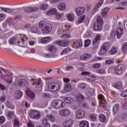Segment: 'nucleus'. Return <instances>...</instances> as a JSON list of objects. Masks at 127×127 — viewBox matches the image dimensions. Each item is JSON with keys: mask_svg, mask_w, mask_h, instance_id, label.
Segmentation results:
<instances>
[{"mask_svg": "<svg viewBox=\"0 0 127 127\" xmlns=\"http://www.w3.org/2000/svg\"><path fill=\"white\" fill-rule=\"evenodd\" d=\"M39 27L41 29L43 34H47V33L51 32V30H52V26L51 24L44 21H41L39 23Z\"/></svg>", "mask_w": 127, "mask_h": 127, "instance_id": "obj_1", "label": "nucleus"}, {"mask_svg": "<svg viewBox=\"0 0 127 127\" xmlns=\"http://www.w3.org/2000/svg\"><path fill=\"white\" fill-rule=\"evenodd\" d=\"M104 24V21L102 19V16H98L97 18L96 21L93 24V29L95 31H101L102 27Z\"/></svg>", "mask_w": 127, "mask_h": 127, "instance_id": "obj_2", "label": "nucleus"}, {"mask_svg": "<svg viewBox=\"0 0 127 127\" xmlns=\"http://www.w3.org/2000/svg\"><path fill=\"white\" fill-rule=\"evenodd\" d=\"M52 106L55 109H63L65 107V102L61 99H57L53 101Z\"/></svg>", "mask_w": 127, "mask_h": 127, "instance_id": "obj_3", "label": "nucleus"}, {"mask_svg": "<svg viewBox=\"0 0 127 127\" xmlns=\"http://www.w3.org/2000/svg\"><path fill=\"white\" fill-rule=\"evenodd\" d=\"M48 89L53 92H58L60 90V84L57 82H52L49 84Z\"/></svg>", "mask_w": 127, "mask_h": 127, "instance_id": "obj_4", "label": "nucleus"}, {"mask_svg": "<svg viewBox=\"0 0 127 127\" xmlns=\"http://www.w3.org/2000/svg\"><path fill=\"white\" fill-rule=\"evenodd\" d=\"M41 116L40 112L37 110H32L30 112L29 117L31 119H40Z\"/></svg>", "mask_w": 127, "mask_h": 127, "instance_id": "obj_5", "label": "nucleus"}, {"mask_svg": "<svg viewBox=\"0 0 127 127\" xmlns=\"http://www.w3.org/2000/svg\"><path fill=\"white\" fill-rule=\"evenodd\" d=\"M110 49V44L109 43H105L102 45L100 51L98 53L99 55L102 56L103 54H105L108 50Z\"/></svg>", "mask_w": 127, "mask_h": 127, "instance_id": "obj_6", "label": "nucleus"}, {"mask_svg": "<svg viewBox=\"0 0 127 127\" xmlns=\"http://www.w3.org/2000/svg\"><path fill=\"white\" fill-rule=\"evenodd\" d=\"M126 66L123 64H119L117 68H115L114 70V74H116V75H119L123 72V70L125 69Z\"/></svg>", "mask_w": 127, "mask_h": 127, "instance_id": "obj_7", "label": "nucleus"}, {"mask_svg": "<svg viewBox=\"0 0 127 127\" xmlns=\"http://www.w3.org/2000/svg\"><path fill=\"white\" fill-rule=\"evenodd\" d=\"M98 99L100 100V106L103 108L104 110H107L106 106H107V102H106V100L104 98V95H100L98 96Z\"/></svg>", "mask_w": 127, "mask_h": 127, "instance_id": "obj_8", "label": "nucleus"}, {"mask_svg": "<svg viewBox=\"0 0 127 127\" xmlns=\"http://www.w3.org/2000/svg\"><path fill=\"white\" fill-rule=\"evenodd\" d=\"M56 43L59 46H61L62 47H65L68 45V43H69V40L65 39L64 40L57 41H56Z\"/></svg>", "mask_w": 127, "mask_h": 127, "instance_id": "obj_9", "label": "nucleus"}, {"mask_svg": "<svg viewBox=\"0 0 127 127\" xmlns=\"http://www.w3.org/2000/svg\"><path fill=\"white\" fill-rule=\"evenodd\" d=\"M19 87H25L28 85V81L25 79H19L17 81Z\"/></svg>", "mask_w": 127, "mask_h": 127, "instance_id": "obj_10", "label": "nucleus"}, {"mask_svg": "<svg viewBox=\"0 0 127 127\" xmlns=\"http://www.w3.org/2000/svg\"><path fill=\"white\" fill-rule=\"evenodd\" d=\"M75 114L77 119H81L85 116V111L82 109L76 111Z\"/></svg>", "mask_w": 127, "mask_h": 127, "instance_id": "obj_11", "label": "nucleus"}, {"mask_svg": "<svg viewBox=\"0 0 127 127\" xmlns=\"http://www.w3.org/2000/svg\"><path fill=\"white\" fill-rule=\"evenodd\" d=\"M24 10L27 13H29L30 12H34L35 11H38V10H39V8L26 7L25 8Z\"/></svg>", "mask_w": 127, "mask_h": 127, "instance_id": "obj_12", "label": "nucleus"}, {"mask_svg": "<svg viewBox=\"0 0 127 127\" xmlns=\"http://www.w3.org/2000/svg\"><path fill=\"white\" fill-rule=\"evenodd\" d=\"M90 58H92V55L89 54H84L80 57V60L83 61H88Z\"/></svg>", "mask_w": 127, "mask_h": 127, "instance_id": "obj_13", "label": "nucleus"}, {"mask_svg": "<svg viewBox=\"0 0 127 127\" xmlns=\"http://www.w3.org/2000/svg\"><path fill=\"white\" fill-rule=\"evenodd\" d=\"M77 16H80V15H82L85 12V7H78L75 10Z\"/></svg>", "mask_w": 127, "mask_h": 127, "instance_id": "obj_14", "label": "nucleus"}, {"mask_svg": "<svg viewBox=\"0 0 127 127\" xmlns=\"http://www.w3.org/2000/svg\"><path fill=\"white\" fill-rule=\"evenodd\" d=\"M69 114L70 112L67 109H64L60 111V115L63 117H68Z\"/></svg>", "mask_w": 127, "mask_h": 127, "instance_id": "obj_15", "label": "nucleus"}, {"mask_svg": "<svg viewBox=\"0 0 127 127\" xmlns=\"http://www.w3.org/2000/svg\"><path fill=\"white\" fill-rule=\"evenodd\" d=\"M123 34H124V29H123L122 28H118L117 30L116 33L117 38H121V37L123 36Z\"/></svg>", "mask_w": 127, "mask_h": 127, "instance_id": "obj_16", "label": "nucleus"}, {"mask_svg": "<svg viewBox=\"0 0 127 127\" xmlns=\"http://www.w3.org/2000/svg\"><path fill=\"white\" fill-rule=\"evenodd\" d=\"M48 50L51 54H55L56 51H57V49L56 47L53 45H51L48 47Z\"/></svg>", "mask_w": 127, "mask_h": 127, "instance_id": "obj_17", "label": "nucleus"}, {"mask_svg": "<svg viewBox=\"0 0 127 127\" xmlns=\"http://www.w3.org/2000/svg\"><path fill=\"white\" fill-rule=\"evenodd\" d=\"M15 98L16 100H19V99H21L22 97V95H23V93L21 91L18 90L15 91Z\"/></svg>", "mask_w": 127, "mask_h": 127, "instance_id": "obj_18", "label": "nucleus"}, {"mask_svg": "<svg viewBox=\"0 0 127 127\" xmlns=\"http://www.w3.org/2000/svg\"><path fill=\"white\" fill-rule=\"evenodd\" d=\"M46 13L48 15H54L57 13V9L55 8L51 9Z\"/></svg>", "mask_w": 127, "mask_h": 127, "instance_id": "obj_19", "label": "nucleus"}, {"mask_svg": "<svg viewBox=\"0 0 127 127\" xmlns=\"http://www.w3.org/2000/svg\"><path fill=\"white\" fill-rule=\"evenodd\" d=\"M64 90L66 92H71L73 88H72V85L70 83H67L64 86Z\"/></svg>", "mask_w": 127, "mask_h": 127, "instance_id": "obj_20", "label": "nucleus"}, {"mask_svg": "<svg viewBox=\"0 0 127 127\" xmlns=\"http://www.w3.org/2000/svg\"><path fill=\"white\" fill-rule=\"evenodd\" d=\"M100 44V41L94 39L93 41L92 46L94 49H97V47H99Z\"/></svg>", "mask_w": 127, "mask_h": 127, "instance_id": "obj_21", "label": "nucleus"}, {"mask_svg": "<svg viewBox=\"0 0 127 127\" xmlns=\"http://www.w3.org/2000/svg\"><path fill=\"white\" fill-rule=\"evenodd\" d=\"M113 87H115V88H116V89L120 90V89H121V88L123 87V82H122V81H118L115 84H113Z\"/></svg>", "mask_w": 127, "mask_h": 127, "instance_id": "obj_22", "label": "nucleus"}, {"mask_svg": "<svg viewBox=\"0 0 127 127\" xmlns=\"http://www.w3.org/2000/svg\"><path fill=\"white\" fill-rule=\"evenodd\" d=\"M80 127H89V122L87 121H82L79 123Z\"/></svg>", "mask_w": 127, "mask_h": 127, "instance_id": "obj_23", "label": "nucleus"}, {"mask_svg": "<svg viewBox=\"0 0 127 127\" xmlns=\"http://www.w3.org/2000/svg\"><path fill=\"white\" fill-rule=\"evenodd\" d=\"M32 85H41V80L40 79H32Z\"/></svg>", "mask_w": 127, "mask_h": 127, "instance_id": "obj_24", "label": "nucleus"}, {"mask_svg": "<svg viewBox=\"0 0 127 127\" xmlns=\"http://www.w3.org/2000/svg\"><path fill=\"white\" fill-rule=\"evenodd\" d=\"M104 3V0H100L96 4L94 5V11H96L97 10V8H99V7H101V5Z\"/></svg>", "mask_w": 127, "mask_h": 127, "instance_id": "obj_25", "label": "nucleus"}, {"mask_svg": "<svg viewBox=\"0 0 127 127\" xmlns=\"http://www.w3.org/2000/svg\"><path fill=\"white\" fill-rule=\"evenodd\" d=\"M3 78L4 80H5V81H6V82H7V83H10L12 82V78H11V77L8 75L4 76Z\"/></svg>", "mask_w": 127, "mask_h": 127, "instance_id": "obj_26", "label": "nucleus"}, {"mask_svg": "<svg viewBox=\"0 0 127 127\" xmlns=\"http://www.w3.org/2000/svg\"><path fill=\"white\" fill-rule=\"evenodd\" d=\"M6 107L8 109H11V110H13L14 109V105L12 104V103L7 101L5 103Z\"/></svg>", "mask_w": 127, "mask_h": 127, "instance_id": "obj_27", "label": "nucleus"}, {"mask_svg": "<svg viewBox=\"0 0 127 127\" xmlns=\"http://www.w3.org/2000/svg\"><path fill=\"white\" fill-rule=\"evenodd\" d=\"M64 100L66 104H72L74 101V99L70 97H65L64 99Z\"/></svg>", "mask_w": 127, "mask_h": 127, "instance_id": "obj_28", "label": "nucleus"}, {"mask_svg": "<svg viewBox=\"0 0 127 127\" xmlns=\"http://www.w3.org/2000/svg\"><path fill=\"white\" fill-rule=\"evenodd\" d=\"M85 97H84V95L82 94H78L75 99V101L76 102H81V101H83V100H84Z\"/></svg>", "mask_w": 127, "mask_h": 127, "instance_id": "obj_29", "label": "nucleus"}, {"mask_svg": "<svg viewBox=\"0 0 127 127\" xmlns=\"http://www.w3.org/2000/svg\"><path fill=\"white\" fill-rule=\"evenodd\" d=\"M58 7L59 10H65V9L66 8V4H65V3H61L59 4Z\"/></svg>", "mask_w": 127, "mask_h": 127, "instance_id": "obj_30", "label": "nucleus"}, {"mask_svg": "<svg viewBox=\"0 0 127 127\" xmlns=\"http://www.w3.org/2000/svg\"><path fill=\"white\" fill-rule=\"evenodd\" d=\"M44 57H45V58H56L57 56L56 54H45L44 55Z\"/></svg>", "mask_w": 127, "mask_h": 127, "instance_id": "obj_31", "label": "nucleus"}, {"mask_svg": "<svg viewBox=\"0 0 127 127\" xmlns=\"http://www.w3.org/2000/svg\"><path fill=\"white\" fill-rule=\"evenodd\" d=\"M109 54L114 55L118 52V48L117 47H113L110 51Z\"/></svg>", "mask_w": 127, "mask_h": 127, "instance_id": "obj_32", "label": "nucleus"}, {"mask_svg": "<svg viewBox=\"0 0 127 127\" xmlns=\"http://www.w3.org/2000/svg\"><path fill=\"white\" fill-rule=\"evenodd\" d=\"M42 43H44V44H46L47 42H49L50 41V37H46L41 39Z\"/></svg>", "mask_w": 127, "mask_h": 127, "instance_id": "obj_33", "label": "nucleus"}, {"mask_svg": "<svg viewBox=\"0 0 127 127\" xmlns=\"http://www.w3.org/2000/svg\"><path fill=\"white\" fill-rule=\"evenodd\" d=\"M24 39L22 38V37H20V39H19V40L17 41V43L19 44L18 46L22 47V46H23V42H24Z\"/></svg>", "mask_w": 127, "mask_h": 127, "instance_id": "obj_34", "label": "nucleus"}, {"mask_svg": "<svg viewBox=\"0 0 127 127\" xmlns=\"http://www.w3.org/2000/svg\"><path fill=\"white\" fill-rule=\"evenodd\" d=\"M99 117V121H100L102 123L106 122V121L107 120V118L106 117V116L104 114H100Z\"/></svg>", "mask_w": 127, "mask_h": 127, "instance_id": "obj_35", "label": "nucleus"}, {"mask_svg": "<svg viewBox=\"0 0 127 127\" xmlns=\"http://www.w3.org/2000/svg\"><path fill=\"white\" fill-rule=\"evenodd\" d=\"M83 43L82 41H78L76 43H73V46L75 47V48H79L81 47V45H82Z\"/></svg>", "mask_w": 127, "mask_h": 127, "instance_id": "obj_36", "label": "nucleus"}, {"mask_svg": "<svg viewBox=\"0 0 127 127\" xmlns=\"http://www.w3.org/2000/svg\"><path fill=\"white\" fill-rule=\"evenodd\" d=\"M110 10V9H109V8L108 7H106L105 8L102 12V16H106V15H107L108 12H109V11Z\"/></svg>", "mask_w": 127, "mask_h": 127, "instance_id": "obj_37", "label": "nucleus"}, {"mask_svg": "<svg viewBox=\"0 0 127 127\" xmlns=\"http://www.w3.org/2000/svg\"><path fill=\"white\" fill-rule=\"evenodd\" d=\"M28 97L29 98H31V99H33L34 97H35V94L33 93L31 91H29L28 92H27L26 93Z\"/></svg>", "mask_w": 127, "mask_h": 127, "instance_id": "obj_38", "label": "nucleus"}, {"mask_svg": "<svg viewBox=\"0 0 127 127\" xmlns=\"http://www.w3.org/2000/svg\"><path fill=\"white\" fill-rule=\"evenodd\" d=\"M39 29L37 27H32L31 28V31L32 33H38V31Z\"/></svg>", "mask_w": 127, "mask_h": 127, "instance_id": "obj_39", "label": "nucleus"}, {"mask_svg": "<svg viewBox=\"0 0 127 127\" xmlns=\"http://www.w3.org/2000/svg\"><path fill=\"white\" fill-rule=\"evenodd\" d=\"M119 109H120V104L115 105L113 109V112L117 113L119 111Z\"/></svg>", "mask_w": 127, "mask_h": 127, "instance_id": "obj_40", "label": "nucleus"}, {"mask_svg": "<svg viewBox=\"0 0 127 127\" xmlns=\"http://www.w3.org/2000/svg\"><path fill=\"white\" fill-rule=\"evenodd\" d=\"M1 9L2 11H5V12H12L13 11V10L10 8H3L2 7H1Z\"/></svg>", "mask_w": 127, "mask_h": 127, "instance_id": "obj_41", "label": "nucleus"}, {"mask_svg": "<svg viewBox=\"0 0 127 127\" xmlns=\"http://www.w3.org/2000/svg\"><path fill=\"white\" fill-rule=\"evenodd\" d=\"M66 16L69 21H73L74 20V15L72 14H68Z\"/></svg>", "mask_w": 127, "mask_h": 127, "instance_id": "obj_42", "label": "nucleus"}, {"mask_svg": "<svg viewBox=\"0 0 127 127\" xmlns=\"http://www.w3.org/2000/svg\"><path fill=\"white\" fill-rule=\"evenodd\" d=\"M40 8L41 10H44L48 8V4H43L40 6Z\"/></svg>", "mask_w": 127, "mask_h": 127, "instance_id": "obj_43", "label": "nucleus"}, {"mask_svg": "<svg viewBox=\"0 0 127 127\" xmlns=\"http://www.w3.org/2000/svg\"><path fill=\"white\" fill-rule=\"evenodd\" d=\"M14 116V112H11L10 111H8V113H7V117L8 118H10V119H12Z\"/></svg>", "mask_w": 127, "mask_h": 127, "instance_id": "obj_44", "label": "nucleus"}, {"mask_svg": "<svg viewBox=\"0 0 127 127\" xmlns=\"http://www.w3.org/2000/svg\"><path fill=\"white\" fill-rule=\"evenodd\" d=\"M127 50V43H125L123 46L122 48V51L123 52H125Z\"/></svg>", "mask_w": 127, "mask_h": 127, "instance_id": "obj_45", "label": "nucleus"}, {"mask_svg": "<svg viewBox=\"0 0 127 127\" xmlns=\"http://www.w3.org/2000/svg\"><path fill=\"white\" fill-rule=\"evenodd\" d=\"M84 47H88L89 45H90V44L91 43V40H85L84 41Z\"/></svg>", "mask_w": 127, "mask_h": 127, "instance_id": "obj_46", "label": "nucleus"}, {"mask_svg": "<svg viewBox=\"0 0 127 127\" xmlns=\"http://www.w3.org/2000/svg\"><path fill=\"white\" fill-rule=\"evenodd\" d=\"M56 14V16L58 19H61V18L62 17V16L64 15V13L60 14V13H58V12H57Z\"/></svg>", "mask_w": 127, "mask_h": 127, "instance_id": "obj_47", "label": "nucleus"}, {"mask_svg": "<svg viewBox=\"0 0 127 127\" xmlns=\"http://www.w3.org/2000/svg\"><path fill=\"white\" fill-rule=\"evenodd\" d=\"M102 124L101 123H91V127H100V126Z\"/></svg>", "mask_w": 127, "mask_h": 127, "instance_id": "obj_48", "label": "nucleus"}, {"mask_svg": "<svg viewBox=\"0 0 127 127\" xmlns=\"http://www.w3.org/2000/svg\"><path fill=\"white\" fill-rule=\"evenodd\" d=\"M85 16L84 15L82 16H81L78 20V23H82V21H84L85 19Z\"/></svg>", "mask_w": 127, "mask_h": 127, "instance_id": "obj_49", "label": "nucleus"}, {"mask_svg": "<svg viewBox=\"0 0 127 127\" xmlns=\"http://www.w3.org/2000/svg\"><path fill=\"white\" fill-rule=\"evenodd\" d=\"M114 63V60H108L105 61L106 65H109L110 64H113Z\"/></svg>", "mask_w": 127, "mask_h": 127, "instance_id": "obj_50", "label": "nucleus"}, {"mask_svg": "<svg viewBox=\"0 0 127 127\" xmlns=\"http://www.w3.org/2000/svg\"><path fill=\"white\" fill-rule=\"evenodd\" d=\"M89 117L91 119H92V121H93V122H95V121H96V120H97V117H95V115H94L93 114H90L89 115Z\"/></svg>", "mask_w": 127, "mask_h": 127, "instance_id": "obj_51", "label": "nucleus"}, {"mask_svg": "<svg viewBox=\"0 0 127 127\" xmlns=\"http://www.w3.org/2000/svg\"><path fill=\"white\" fill-rule=\"evenodd\" d=\"M105 71L104 69H100L96 70V73H98V74H104L105 73Z\"/></svg>", "mask_w": 127, "mask_h": 127, "instance_id": "obj_52", "label": "nucleus"}, {"mask_svg": "<svg viewBox=\"0 0 127 127\" xmlns=\"http://www.w3.org/2000/svg\"><path fill=\"white\" fill-rule=\"evenodd\" d=\"M5 122V119L4 118V116H0V124H2Z\"/></svg>", "mask_w": 127, "mask_h": 127, "instance_id": "obj_53", "label": "nucleus"}, {"mask_svg": "<svg viewBox=\"0 0 127 127\" xmlns=\"http://www.w3.org/2000/svg\"><path fill=\"white\" fill-rule=\"evenodd\" d=\"M121 96L122 97H124V98L127 97V89L123 91L122 93L121 94Z\"/></svg>", "mask_w": 127, "mask_h": 127, "instance_id": "obj_54", "label": "nucleus"}, {"mask_svg": "<svg viewBox=\"0 0 127 127\" xmlns=\"http://www.w3.org/2000/svg\"><path fill=\"white\" fill-rule=\"evenodd\" d=\"M42 97L43 98H50L51 96L49 93H44L42 94Z\"/></svg>", "mask_w": 127, "mask_h": 127, "instance_id": "obj_55", "label": "nucleus"}, {"mask_svg": "<svg viewBox=\"0 0 127 127\" xmlns=\"http://www.w3.org/2000/svg\"><path fill=\"white\" fill-rule=\"evenodd\" d=\"M67 123H68V125L70 127H72L73 126V124H74V121H72L71 119L67 120Z\"/></svg>", "mask_w": 127, "mask_h": 127, "instance_id": "obj_56", "label": "nucleus"}, {"mask_svg": "<svg viewBox=\"0 0 127 127\" xmlns=\"http://www.w3.org/2000/svg\"><path fill=\"white\" fill-rule=\"evenodd\" d=\"M48 124H49V123L47 122V120H44L42 121V125H43L44 127H45Z\"/></svg>", "mask_w": 127, "mask_h": 127, "instance_id": "obj_57", "label": "nucleus"}, {"mask_svg": "<svg viewBox=\"0 0 127 127\" xmlns=\"http://www.w3.org/2000/svg\"><path fill=\"white\" fill-rule=\"evenodd\" d=\"M14 40L16 41L15 38H12L11 39L9 40V44H13L14 43Z\"/></svg>", "mask_w": 127, "mask_h": 127, "instance_id": "obj_58", "label": "nucleus"}, {"mask_svg": "<svg viewBox=\"0 0 127 127\" xmlns=\"http://www.w3.org/2000/svg\"><path fill=\"white\" fill-rule=\"evenodd\" d=\"M20 124H19V121L17 119L14 120V126L19 127Z\"/></svg>", "mask_w": 127, "mask_h": 127, "instance_id": "obj_59", "label": "nucleus"}, {"mask_svg": "<svg viewBox=\"0 0 127 127\" xmlns=\"http://www.w3.org/2000/svg\"><path fill=\"white\" fill-rule=\"evenodd\" d=\"M101 66V64H94V65L93 66V68H100V67Z\"/></svg>", "mask_w": 127, "mask_h": 127, "instance_id": "obj_60", "label": "nucleus"}, {"mask_svg": "<svg viewBox=\"0 0 127 127\" xmlns=\"http://www.w3.org/2000/svg\"><path fill=\"white\" fill-rule=\"evenodd\" d=\"M79 88L80 89H85L86 88V84L82 83L79 85Z\"/></svg>", "mask_w": 127, "mask_h": 127, "instance_id": "obj_61", "label": "nucleus"}, {"mask_svg": "<svg viewBox=\"0 0 127 127\" xmlns=\"http://www.w3.org/2000/svg\"><path fill=\"white\" fill-rule=\"evenodd\" d=\"M64 127H70V125H69V124L68 123V121L66 120V121H65L64 123Z\"/></svg>", "mask_w": 127, "mask_h": 127, "instance_id": "obj_62", "label": "nucleus"}, {"mask_svg": "<svg viewBox=\"0 0 127 127\" xmlns=\"http://www.w3.org/2000/svg\"><path fill=\"white\" fill-rule=\"evenodd\" d=\"M4 18H5V15L3 14H0V21H1V20H3Z\"/></svg>", "mask_w": 127, "mask_h": 127, "instance_id": "obj_63", "label": "nucleus"}, {"mask_svg": "<svg viewBox=\"0 0 127 127\" xmlns=\"http://www.w3.org/2000/svg\"><path fill=\"white\" fill-rule=\"evenodd\" d=\"M28 127H34V125L31 122H29L27 124Z\"/></svg>", "mask_w": 127, "mask_h": 127, "instance_id": "obj_64", "label": "nucleus"}]
</instances>
